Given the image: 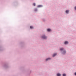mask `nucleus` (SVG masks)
<instances>
[{
  "label": "nucleus",
  "mask_w": 76,
  "mask_h": 76,
  "mask_svg": "<svg viewBox=\"0 0 76 76\" xmlns=\"http://www.w3.org/2000/svg\"><path fill=\"white\" fill-rule=\"evenodd\" d=\"M42 38L43 39H46V37L45 36V35H44L42 37Z\"/></svg>",
  "instance_id": "f257e3e1"
},
{
  "label": "nucleus",
  "mask_w": 76,
  "mask_h": 76,
  "mask_svg": "<svg viewBox=\"0 0 76 76\" xmlns=\"http://www.w3.org/2000/svg\"><path fill=\"white\" fill-rule=\"evenodd\" d=\"M68 42L67 41H66L64 42V44L65 45L67 44H68Z\"/></svg>",
  "instance_id": "f03ea898"
},
{
  "label": "nucleus",
  "mask_w": 76,
  "mask_h": 76,
  "mask_svg": "<svg viewBox=\"0 0 76 76\" xmlns=\"http://www.w3.org/2000/svg\"><path fill=\"white\" fill-rule=\"evenodd\" d=\"M57 55L56 53H55L53 54V57H54L55 56H56Z\"/></svg>",
  "instance_id": "7ed1b4c3"
},
{
  "label": "nucleus",
  "mask_w": 76,
  "mask_h": 76,
  "mask_svg": "<svg viewBox=\"0 0 76 76\" xmlns=\"http://www.w3.org/2000/svg\"><path fill=\"white\" fill-rule=\"evenodd\" d=\"M42 7V6L41 5H38L37 6L38 7Z\"/></svg>",
  "instance_id": "20e7f679"
},
{
  "label": "nucleus",
  "mask_w": 76,
  "mask_h": 76,
  "mask_svg": "<svg viewBox=\"0 0 76 76\" xmlns=\"http://www.w3.org/2000/svg\"><path fill=\"white\" fill-rule=\"evenodd\" d=\"M57 76H61V75L59 73H58V74H57Z\"/></svg>",
  "instance_id": "39448f33"
},
{
  "label": "nucleus",
  "mask_w": 76,
  "mask_h": 76,
  "mask_svg": "<svg viewBox=\"0 0 76 76\" xmlns=\"http://www.w3.org/2000/svg\"><path fill=\"white\" fill-rule=\"evenodd\" d=\"M69 11V10H66V13H68Z\"/></svg>",
  "instance_id": "423d86ee"
},
{
  "label": "nucleus",
  "mask_w": 76,
  "mask_h": 76,
  "mask_svg": "<svg viewBox=\"0 0 76 76\" xmlns=\"http://www.w3.org/2000/svg\"><path fill=\"white\" fill-rule=\"evenodd\" d=\"M51 29H47V31H51Z\"/></svg>",
  "instance_id": "0eeeda50"
},
{
  "label": "nucleus",
  "mask_w": 76,
  "mask_h": 76,
  "mask_svg": "<svg viewBox=\"0 0 76 76\" xmlns=\"http://www.w3.org/2000/svg\"><path fill=\"white\" fill-rule=\"evenodd\" d=\"M50 58H47V59H46V61H48V60H50Z\"/></svg>",
  "instance_id": "6e6552de"
},
{
  "label": "nucleus",
  "mask_w": 76,
  "mask_h": 76,
  "mask_svg": "<svg viewBox=\"0 0 76 76\" xmlns=\"http://www.w3.org/2000/svg\"><path fill=\"white\" fill-rule=\"evenodd\" d=\"M64 50L63 48H61L60 49V51H62Z\"/></svg>",
  "instance_id": "1a4fd4ad"
},
{
  "label": "nucleus",
  "mask_w": 76,
  "mask_h": 76,
  "mask_svg": "<svg viewBox=\"0 0 76 76\" xmlns=\"http://www.w3.org/2000/svg\"><path fill=\"white\" fill-rule=\"evenodd\" d=\"M66 53L65 51H64L63 52V54H65Z\"/></svg>",
  "instance_id": "9d476101"
},
{
  "label": "nucleus",
  "mask_w": 76,
  "mask_h": 76,
  "mask_svg": "<svg viewBox=\"0 0 76 76\" xmlns=\"http://www.w3.org/2000/svg\"><path fill=\"white\" fill-rule=\"evenodd\" d=\"M63 76H66V74H64L63 75Z\"/></svg>",
  "instance_id": "9b49d317"
},
{
  "label": "nucleus",
  "mask_w": 76,
  "mask_h": 76,
  "mask_svg": "<svg viewBox=\"0 0 76 76\" xmlns=\"http://www.w3.org/2000/svg\"><path fill=\"white\" fill-rule=\"evenodd\" d=\"M30 28H31V29H33V27L32 26H30Z\"/></svg>",
  "instance_id": "f8f14e48"
},
{
  "label": "nucleus",
  "mask_w": 76,
  "mask_h": 76,
  "mask_svg": "<svg viewBox=\"0 0 76 76\" xmlns=\"http://www.w3.org/2000/svg\"><path fill=\"white\" fill-rule=\"evenodd\" d=\"M33 5H34V6H35L36 5L35 3H34L33 4Z\"/></svg>",
  "instance_id": "ddd939ff"
},
{
  "label": "nucleus",
  "mask_w": 76,
  "mask_h": 76,
  "mask_svg": "<svg viewBox=\"0 0 76 76\" xmlns=\"http://www.w3.org/2000/svg\"><path fill=\"white\" fill-rule=\"evenodd\" d=\"M37 9H35L34 10H35V11H37Z\"/></svg>",
  "instance_id": "4468645a"
},
{
  "label": "nucleus",
  "mask_w": 76,
  "mask_h": 76,
  "mask_svg": "<svg viewBox=\"0 0 76 76\" xmlns=\"http://www.w3.org/2000/svg\"><path fill=\"white\" fill-rule=\"evenodd\" d=\"M75 10H76V6L75 8Z\"/></svg>",
  "instance_id": "2eb2a0df"
},
{
  "label": "nucleus",
  "mask_w": 76,
  "mask_h": 76,
  "mask_svg": "<svg viewBox=\"0 0 76 76\" xmlns=\"http://www.w3.org/2000/svg\"><path fill=\"white\" fill-rule=\"evenodd\" d=\"M75 75H76V72H75Z\"/></svg>",
  "instance_id": "dca6fc26"
}]
</instances>
